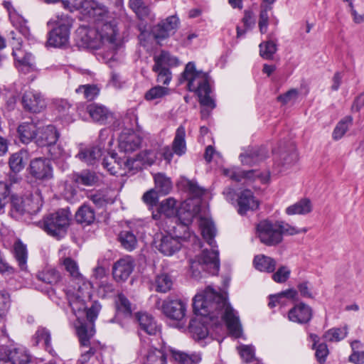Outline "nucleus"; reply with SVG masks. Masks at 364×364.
Listing matches in <instances>:
<instances>
[{"label":"nucleus","mask_w":364,"mask_h":364,"mask_svg":"<svg viewBox=\"0 0 364 364\" xmlns=\"http://www.w3.org/2000/svg\"><path fill=\"white\" fill-rule=\"evenodd\" d=\"M115 306L117 314H121L125 317L131 316L133 311L132 304L123 294H118L115 299Z\"/></svg>","instance_id":"obj_44"},{"label":"nucleus","mask_w":364,"mask_h":364,"mask_svg":"<svg viewBox=\"0 0 364 364\" xmlns=\"http://www.w3.org/2000/svg\"><path fill=\"white\" fill-rule=\"evenodd\" d=\"M33 341L36 346L43 343L44 348L48 351H50L52 349L50 332L45 327L41 326L37 329L33 337Z\"/></svg>","instance_id":"obj_40"},{"label":"nucleus","mask_w":364,"mask_h":364,"mask_svg":"<svg viewBox=\"0 0 364 364\" xmlns=\"http://www.w3.org/2000/svg\"><path fill=\"white\" fill-rule=\"evenodd\" d=\"M76 92L78 94H82L85 99L92 100L98 95L99 89L95 85L87 84L79 86L76 89Z\"/></svg>","instance_id":"obj_54"},{"label":"nucleus","mask_w":364,"mask_h":364,"mask_svg":"<svg viewBox=\"0 0 364 364\" xmlns=\"http://www.w3.org/2000/svg\"><path fill=\"white\" fill-rule=\"evenodd\" d=\"M199 226L201 230L203 237L206 240L211 247H216L214 237L216 235V228L211 219L201 217L200 218Z\"/></svg>","instance_id":"obj_27"},{"label":"nucleus","mask_w":364,"mask_h":364,"mask_svg":"<svg viewBox=\"0 0 364 364\" xmlns=\"http://www.w3.org/2000/svg\"><path fill=\"white\" fill-rule=\"evenodd\" d=\"M288 318L292 322L307 323L312 318V309L309 306L300 303L289 310Z\"/></svg>","instance_id":"obj_20"},{"label":"nucleus","mask_w":364,"mask_h":364,"mask_svg":"<svg viewBox=\"0 0 364 364\" xmlns=\"http://www.w3.org/2000/svg\"><path fill=\"white\" fill-rule=\"evenodd\" d=\"M278 231L280 232L281 236L283 235H294L301 232H306V229H298L297 228L289 225L283 220H277L275 222Z\"/></svg>","instance_id":"obj_50"},{"label":"nucleus","mask_w":364,"mask_h":364,"mask_svg":"<svg viewBox=\"0 0 364 364\" xmlns=\"http://www.w3.org/2000/svg\"><path fill=\"white\" fill-rule=\"evenodd\" d=\"M80 325L76 327V332L79 338V341L81 346L82 354L80 357V362L82 363H87L91 356L95 353V349L90 347V338L95 333L92 322L86 317L84 318L77 319Z\"/></svg>","instance_id":"obj_7"},{"label":"nucleus","mask_w":364,"mask_h":364,"mask_svg":"<svg viewBox=\"0 0 364 364\" xmlns=\"http://www.w3.org/2000/svg\"><path fill=\"white\" fill-rule=\"evenodd\" d=\"M12 54L18 63V69L23 73H28L33 66V58L31 53H25L20 48L13 49Z\"/></svg>","instance_id":"obj_29"},{"label":"nucleus","mask_w":364,"mask_h":364,"mask_svg":"<svg viewBox=\"0 0 364 364\" xmlns=\"http://www.w3.org/2000/svg\"><path fill=\"white\" fill-rule=\"evenodd\" d=\"M178 210L179 208L177 206V201L173 198H168L161 201L158 207L157 213H153V218L156 220L161 215H164L166 218H173L176 219Z\"/></svg>","instance_id":"obj_24"},{"label":"nucleus","mask_w":364,"mask_h":364,"mask_svg":"<svg viewBox=\"0 0 364 364\" xmlns=\"http://www.w3.org/2000/svg\"><path fill=\"white\" fill-rule=\"evenodd\" d=\"M27 156L25 151H20L13 154L10 158L9 164L11 170L14 173H18L25 166L24 158Z\"/></svg>","instance_id":"obj_45"},{"label":"nucleus","mask_w":364,"mask_h":364,"mask_svg":"<svg viewBox=\"0 0 364 364\" xmlns=\"http://www.w3.org/2000/svg\"><path fill=\"white\" fill-rule=\"evenodd\" d=\"M161 311L168 318L181 322L183 326L186 304L181 299H166L161 305Z\"/></svg>","instance_id":"obj_13"},{"label":"nucleus","mask_w":364,"mask_h":364,"mask_svg":"<svg viewBox=\"0 0 364 364\" xmlns=\"http://www.w3.org/2000/svg\"><path fill=\"white\" fill-rule=\"evenodd\" d=\"M74 180L78 184L90 186L95 185L98 182L99 178L95 172L84 170L80 173L75 174Z\"/></svg>","instance_id":"obj_43"},{"label":"nucleus","mask_w":364,"mask_h":364,"mask_svg":"<svg viewBox=\"0 0 364 364\" xmlns=\"http://www.w3.org/2000/svg\"><path fill=\"white\" fill-rule=\"evenodd\" d=\"M179 24L180 20L177 15L169 16L154 25L151 28V33L157 42H160L173 35Z\"/></svg>","instance_id":"obj_11"},{"label":"nucleus","mask_w":364,"mask_h":364,"mask_svg":"<svg viewBox=\"0 0 364 364\" xmlns=\"http://www.w3.org/2000/svg\"><path fill=\"white\" fill-rule=\"evenodd\" d=\"M156 188L163 194H167L171 189L172 185L170 179L164 174L159 173L154 176Z\"/></svg>","instance_id":"obj_51"},{"label":"nucleus","mask_w":364,"mask_h":364,"mask_svg":"<svg viewBox=\"0 0 364 364\" xmlns=\"http://www.w3.org/2000/svg\"><path fill=\"white\" fill-rule=\"evenodd\" d=\"M134 12L140 20L149 19L153 21L155 18L154 14H153L150 7L146 5L145 3L135 9Z\"/></svg>","instance_id":"obj_60"},{"label":"nucleus","mask_w":364,"mask_h":364,"mask_svg":"<svg viewBox=\"0 0 364 364\" xmlns=\"http://www.w3.org/2000/svg\"><path fill=\"white\" fill-rule=\"evenodd\" d=\"M63 265L73 280L76 282L77 288L65 291L69 305L77 319L87 318L95 320L101 309L97 301H91V283L86 281L80 273L77 262L70 257L63 260Z\"/></svg>","instance_id":"obj_3"},{"label":"nucleus","mask_w":364,"mask_h":364,"mask_svg":"<svg viewBox=\"0 0 364 364\" xmlns=\"http://www.w3.org/2000/svg\"><path fill=\"white\" fill-rule=\"evenodd\" d=\"M14 256L18 262V264L21 270H25L27 268V248L26 246L20 240H17L13 247Z\"/></svg>","instance_id":"obj_33"},{"label":"nucleus","mask_w":364,"mask_h":364,"mask_svg":"<svg viewBox=\"0 0 364 364\" xmlns=\"http://www.w3.org/2000/svg\"><path fill=\"white\" fill-rule=\"evenodd\" d=\"M290 273L291 271L287 266H281L272 275V278L277 283H284L289 278Z\"/></svg>","instance_id":"obj_62"},{"label":"nucleus","mask_w":364,"mask_h":364,"mask_svg":"<svg viewBox=\"0 0 364 364\" xmlns=\"http://www.w3.org/2000/svg\"><path fill=\"white\" fill-rule=\"evenodd\" d=\"M169 90L167 87L156 86L150 89L145 95V98L148 100H152L162 97L168 94Z\"/></svg>","instance_id":"obj_61"},{"label":"nucleus","mask_w":364,"mask_h":364,"mask_svg":"<svg viewBox=\"0 0 364 364\" xmlns=\"http://www.w3.org/2000/svg\"><path fill=\"white\" fill-rule=\"evenodd\" d=\"M134 262L130 257L122 258L112 267V274L117 282L126 281L134 269Z\"/></svg>","instance_id":"obj_18"},{"label":"nucleus","mask_w":364,"mask_h":364,"mask_svg":"<svg viewBox=\"0 0 364 364\" xmlns=\"http://www.w3.org/2000/svg\"><path fill=\"white\" fill-rule=\"evenodd\" d=\"M186 240L193 241V242L198 241L200 243L195 234L188 232H184L181 236H173L171 234L162 235L156 247L163 255L171 256L181 249L182 242Z\"/></svg>","instance_id":"obj_8"},{"label":"nucleus","mask_w":364,"mask_h":364,"mask_svg":"<svg viewBox=\"0 0 364 364\" xmlns=\"http://www.w3.org/2000/svg\"><path fill=\"white\" fill-rule=\"evenodd\" d=\"M119 240L122 246L129 251L133 250L136 246V237L131 231H122L119 235Z\"/></svg>","instance_id":"obj_47"},{"label":"nucleus","mask_w":364,"mask_h":364,"mask_svg":"<svg viewBox=\"0 0 364 364\" xmlns=\"http://www.w3.org/2000/svg\"><path fill=\"white\" fill-rule=\"evenodd\" d=\"M151 155L150 151L146 152L144 156ZM155 160V156H153L150 158L147 157V159L145 160L141 154L137 155L136 157L130 158V157H124L123 159V166H124V174H127L128 172L131 171H137L142 168L143 161L146 162L148 165H151L154 164Z\"/></svg>","instance_id":"obj_22"},{"label":"nucleus","mask_w":364,"mask_h":364,"mask_svg":"<svg viewBox=\"0 0 364 364\" xmlns=\"http://www.w3.org/2000/svg\"><path fill=\"white\" fill-rule=\"evenodd\" d=\"M31 356L22 347L12 348L0 355V364H28Z\"/></svg>","instance_id":"obj_15"},{"label":"nucleus","mask_w":364,"mask_h":364,"mask_svg":"<svg viewBox=\"0 0 364 364\" xmlns=\"http://www.w3.org/2000/svg\"><path fill=\"white\" fill-rule=\"evenodd\" d=\"M299 97V91L296 89H291L283 95L277 97V100L283 105L294 102Z\"/></svg>","instance_id":"obj_64"},{"label":"nucleus","mask_w":364,"mask_h":364,"mask_svg":"<svg viewBox=\"0 0 364 364\" xmlns=\"http://www.w3.org/2000/svg\"><path fill=\"white\" fill-rule=\"evenodd\" d=\"M253 264L257 270L272 273L276 269L277 262L274 259L270 257L259 255L255 257Z\"/></svg>","instance_id":"obj_31"},{"label":"nucleus","mask_w":364,"mask_h":364,"mask_svg":"<svg viewBox=\"0 0 364 364\" xmlns=\"http://www.w3.org/2000/svg\"><path fill=\"white\" fill-rule=\"evenodd\" d=\"M10 20L13 26L25 37L29 35V28L26 25V21L15 11L10 13Z\"/></svg>","instance_id":"obj_49"},{"label":"nucleus","mask_w":364,"mask_h":364,"mask_svg":"<svg viewBox=\"0 0 364 364\" xmlns=\"http://www.w3.org/2000/svg\"><path fill=\"white\" fill-rule=\"evenodd\" d=\"M36 277L39 281L51 286L57 284L61 278L60 273L51 268L39 272Z\"/></svg>","instance_id":"obj_41"},{"label":"nucleus","mask_w":364,"mask_h":364,"mask_svg":"<svg viewBox=\"0 0 364 364\" xmlns=\"http://www.w3.org/2000/svg\"><path fill=\"white\" fill-rule=\"evenodd\" d=\"M89 198L98 208H102L108 203H113V200L103 192H97L91 194Z\"/></svg>","instance_id":"obj_57"},{"label":"nucleus","mask_w":364,"mask_h":364,"mask_svg":"<svg viewBox=\"0 0 364 364\" xmlns=\"http://www.w3.org/2000/svg\"><path fill=\"white\" fill-rule=\"evenodd\" d=\"M117 154L112 153L104 158L102 166L112 175H124L123 159L117 158Z\"/></svg>","instance_id":"obj_28"},{"label":"nucleus","mask_w":364,"mask_h":364,"mask_svg":"<svg viewBox=\"0 0 364 364\" xmlns=\"http://www.w3.org/2000/svg\"><path fill=\"white\" fill-rule=\"evenodd\" d=\"M277 50V44L272 41L263 42L259 44V54L264 59H272Z\"/></svg>","instance_id":"obj_52"},{"label":"nucleus","mask_w":364,"mask_h":364,"mask_svg":"<svg viewBox=\"0 0 364 364\" xmlns=\"http://www.w3.org/2000/svg\"><path fill=\"white\" fill-rule=\"evenodd\" d=\"M11 211L16 212L20 215L25 213L26 207L28 206V205H24V198L19 197L17 195H11Z\"/></svg>","instance_id":"obj_59"},{"label":"nucleus","mask_w":364,"mask_h":364,"mask_svg":"<svg viewBox=\"0 0 364 364\" xmlns=\"http://www.w3.org/2000/svg\"><path fill=\"white\" fill-rule=\"evenodd\" d=\"M352 122L353 118L350 116H346L339 121L333 132V138L335 140L341 139L352 124Z\"/></svg>","instance_id":"obj_48"},{"label":"nucleus","mask_w":364,"mask_h":364,"mask_svg":"<svg viewBox=\"0 0 364 364\" xmlns=\"http://www.w3.org/2000/svg\"><path fill=\"white\" fill-rule=\"evenodd\" d=\"M276 223L268 220L260 221L257 225V234L262 243L276 246L282 242V237L277 230Z\"/></svg>","instance_id":"obj_10"},{"label":"nucleus","mask_w":364,"mask_h":364,"mask_svg":"<svg viewBox=\"0 0 364 364\" xmlns=\"http://www.w3.org/2000/svg\"><path fill=\"white\" fill-rule=\"evenodd\" d=\"M38 127L33 122L21 123L17 128V133L20 141L23 144H28L36 139Z\"/></svg>","instance_id":"obj_25"},{"label":"nucleus","mask_w":364,"mask_h":364,"mask_svg":"<svg viewBox=\"0 0 364 364\" xmlns=\"http://www.w3.org/2000/svg\"><path fill=\"white\" fill-rule=\"evenodd\" d=\"M104 132V130L100 132L99 143L97 145L81 148L76 157L88 165L95 164V162L102 156L103 150L105 149V144L102 143V137L105 135Z\"/></svg>","instance_id":"obj_14"},{"label":"nucleus","mask_w":364,"mask_h":364,"mask_svg":"<svg viewBox=\"0 0 364 364\" xmlns=\"http://www.w3.org/2000/svg\"><path fill=\"white\" fill-rule=\"evenodd\" d=\"M48 153L53 160H65L69 156L63 147L56 143L48 146Z\"/></svg>","instance_id":"obj_56"},{"label":"nucleus","mask_w":364,"mask_h":364,"mask_svg":"<svg viewBox=\"0 0 364 364\" xmlns=\"http://www.w3.org/2000/svg\"><path fill=\"white\" fill-rule=\"evenodd\" d=\"M21 102L26 111L33 113H39L46 107L41 95L34 91H26L22 97Z\"/></svg>","instance_id":"obj_17"},{"label":"nucleus","mask_w":364,"mask_h":364,"mask_svg":"<svg viewBox=\"0 0 364 364\" xmlns=\"http://www.w3.org/2000/svg\"><path fill=\"white\" fill-rule=\"evenodd\" d=\"M237 213L245 215L248 211H254L259 207V202L254 196L253 193L245 189L239 193L237 199Z\"/></svg>","instance_id":"obj_16"},{"label":"nucleus","mask_w":364,"mask_h":364,"mask_svg":"<svg viewBox=\"0 0 364 364\" xmlns=\"http://www.w3.org/2000/svg\"><path fill=\"white\" fill-rule=\"evenodd\" d=\"M70 219L71 213L69 210L60 209L46 215L40 223L48 235L59 239L65 235Z\"/></svg>","instance_id":"obj_6"},{"label":"nucleus","mask_w":364,"mask_h":364,"mask_svg":"<svg viewBox=\"0 0 364 364\" xmlns=\"http://www.w3.org/2000/svg\"><path fill=\"white\" fill-rule=\"evenodd\" d=\"M179 80L180 83L187 82L188 90L197 93L202 106H207L211 109L215 107V101L210 96V77L207 73L197 70L194 63L189 62L186 64Z\"/></svg>","instance_id":"obj_4"},{"label":"nucleus","mask_w":364,"mask_h":364,"mask_svg":"<svg viewBox=\"0 0 364 364\" xmlns=\"http://www.w3.org/2000/svg\"><path fill=\"white\" fill-rule=\"evenodd\" d=\"M82 13L95 19L102 21L108 14L107 8L95 1L84 2ZM118 29L115 21L98 22L96 28L80 27L76 31L75 41L79 46L88 49L97 50L103 46L115 50L117 47Z\"/></svg>","instance_id":"obj_2"},{"label":"nucleus","mask_w":364,"mask_h":364,"mask_svg":"<svg viewBox=\"0 0 364 364\" xmlns=\"http://www.w3.org/2000/svg\"><path fill=\"white\" fill-rule=\"evenodd\" d=\"M135 318L140 328L149 335H156L159 328L154 318L147 312H137Z\"/></svg>","instance_id":"obj_23"},{"label":"nucleus","mask_w":364,"mask_h":364,"mask_svg":"<svg viewBox=\"0 0 364 364\" xmlns=\"http://www.w3.org/2000/svg\"><path fill=\"white\" fill-rule=\"evenodd\" d=\"M267 156V151L264 149H257L240 155L241 162L250 166L258 163Z\"/></svg>","instance_id":"obj_34"},{"label":"nucleus","mask_w":364,"mask_h":364,"mask_svg":"<svg viewBox=\"0 0 364 364\" xmlns=\"http://www.w3.org/2000/svg\"><path fill=\"white\" fill-rule=\"evenodd\" d=\"M186 131L183 126H180L176 132L175 137L172 143V149L174 154L182 156L186 153Z\"/></svg>","instance_id":"obj_36"},{"label":"nucleus","mask_w":364,"mask_h":364,"mask_svg":"<svg viewBox=\"0 0 364 364\" xmlns=\"http://www.w3.org/2000/svg\"><path fill=\"white\" fill-rule=\"evenodd\" d=\"M171 353L174 360L180 364H197L201 360L200 356L196 353L189 355L177 350H171Z\"/></svg>","instance_id":"obj_42"},{"label":"nucleus","mask_w":364,"mask_h":364,"mask_svg":"<svg viewBox=\"0 0 364 364\" xmlns=\"http://www.w3.org/2000/svg\"><path fill=\"white\" fill-rule=\"evenodd\" d=\"M10 307V296L6 292L0 291V319L4 318Z\"/></svg>","instance_id":"obj_63"},{"label":"nucleus","mask_w":364,"mask_h":364,"mask_svg":"<svg viewBox=\"0 0 364 364\" xmlns=\"http://www.w3.org/2000/svg\"><path fill=\"white\" fill-rule=\"evenodd\" d=\"M59 138V133L53 125H48L38 130L36 143L38 146H49L55 144Z\"/></svg>","instance_id":"obj_19"},{"label":"nucleus","mask_w":364,"mask_h":364,"mask_svg":"<svg viewBox=\"0 0 364 364\" xmlns=\"http://www.w3.org/2000/svg\"><path fill=\"white\" fill-rule=\"evenodd\" d=\"M85 109L93 121L101 124H107L113 118L112 113L103 105L90 104L86 106Z\"/></svg>","instance_id":"obj_21"},{"label":"nucleus","mask_w":364,"mask_h":364,"mask_svg":"<svg viewBox=\"0 0 364 364\" xmlns=\"http://www.w3.org/2000/svg\"><path fill=\"white\" fill-rule=\"evenodd\" d=\"M11 184L7 182H0V212L3 210L9 200Z\"/></svg>","instance_id":"obj_58"},{"label":"nucleus","mask_w":364,"mask_h":364,"mask_svg":"<svg viewBox=\"0 0 364 364\" xmlns=\"http://www.w3.org/2000/svg\"><path fill=\"white\" fill-rule=\"evenodd\" d=\"M95 219L94 210L86 204L81 205L75 213V220L80 224L90 225L94 222Z\"/></svg>","instance_id":"obj_38"},{"label":"nucleus","mask_w":364,"mask_h":364,"mask_svg":"<svg viewBox=\"0 0 364 364\" xmlns=\"http://www.w3.org/2000/svg\"><path fill=\"white\" fill-rule=\"evenodd\" d=\"M347 336L346 328H333L327 331L323 335L324 338L330 342H338L346 338Z\"/></svg>","instance_id":"obj_53"},{"label":"nucleus","mask_w":364,"mask_h":364,"mask_svg":"<svg viewBox=\"0 0 364 364\" xmlns=\"http://www.w3.org/2000/svg\"><path fill=\"white\" fill-rule=\"evenodd\" d=\"M312 210L311 203L309 199L304 198L296 203L286 208V213L289 215H305L310 213Z\"/></svg>","instance_id":"obj_37"},{"label":"nucleus","mask_w":364,"mask_h":364,"mask_svg":"<svg viewBox=\"0 0 364 364\" xmlns=\"http://www.w3.org/2000/svg\"><path fill=\"white\" fill-rule=\"evenodd\" d=\"M172 280L167 274H161L156 277L154 281L155 289L158 292L166 293L172 287Z\"/></svg>","instance_id":"obj_46"},{"label":"nucleus","mask_w":364,"mask_h":364,"mask_svg":"<svg viewBox=\"0 0 364 364\" xmlns=\"http://www.w3.org/2000/svg\"><path fill=\"white\" fill-rule=\"evenodd\" d=\"M188 205L187 203L182 204L176 218V220L180 221L183 225L182 228L184 229V232H190L188 225L192 223L197 213L196 209L191 210L188 208Z\"/></svg>","instance_id":"obj_30"},{"label":"nucleus","mask_w":364,"mask_h":364,"mask_svg":"<svg viewBox=\"0 0 364 364\" xmlns=\"http://www.w3.org/2000/svg\"><path fill=\"white\" fill-rule=\"evenodd\" d=\"M193 307L194 313L200 316L191 319L189 323V331L194 339L202 340L208 336L209 330L206 323L208 321L216 326L224 321L235 337L240 336L242 328L237 313L223 295L210 287L194 296Z\"/></svg>","instance_id":"obj_1"},{"label":"nucleus","mask_w":364,"mask_h":364,"mask_svg":"<svg viewBox=\"0 0 364 364\" xmlns=\"http://www.w3.org/2000/svg\"><path fill=\"white\" fill-rule=\"evenodd\" d=\"M224 176L229 177L231 180L239 182L242 178L254 179L259 176V173L256 174L255 170L242 171L238 168H225L223 171Z\"/></svg>","instance_id":"obj_35"},{"label":"nucleus","mask_w":364,"mask_h":364,"mask_svg":"<svg viewBox=\"0 0 364 364\" xmlns=\"http://www.w3.org/2000/svg\"><path fill=\"white\" fill-rule=\"evenodd\" d=\"M154 60L155 63L152 70L168 68V67L176 66L178 64L177 58L164 50H162L159 55L154 56Z\"/></svg>","instance_id":"obj_32"},{"label":"nucleus","mask_w":364,"mask_h":364,"mask_svg":"<svg viewBox=\"0 0 364 364\" xmlns=\"http://www.w3.org/2000/svg\"><path fill=\"white\" fill-rule=\"evenodd\" d=\"M29 173L36 179L47 181L53 178V167L50 160L37 157L30 161Z\"/></svg>","instance_id":"obj_12"},{"label":"nucleus","mask_w":364,"mask_h":364,"mask_svg":"<svg viewBox=\"0 0 364 364\" xmlns=\"http://www.w3.org/2000/svg\"><path fill=\"white\" fill-rule=\"evenodd\" d=\"M141 138L135 133L122 134L119 138V148L125 154L131 153L139 149Z\"/></svg>","instance_id":"obj_26"},{"label":"nucleus","mask_w":364,"mask_h":364,"mask_svg":"<svg viewBox=\"0 0 364 364\" xmlns=\"http://www.w3.org/2000/svg\"><path fill=\"white\" fill-rule=\"evenodd\" d=\"M166 357L162 350L155 349L149 352L144 364H166Z\"/></svg>","instance_id":"obj_55"},{"label":"nucleus","mask_w":364,"mask_h":364,"mask_svg":"<svg viewBox=\"0 0 364 364\" xmlns=\"http://www.w3.org/2000/svg\"><path fill=\"white\" fill-rule=\"evenodd\" d=\"M24 205H28L26 207L25 213H33L40 210L43 205L41 196L38 191L35 193H29L24 198Z\"/></svg>","instance_id":"obj_39"},{"label":"nucleus","mask_w":364,"mask_h":364,"mask_svg":"<svg viewBox=\"0 0 364 364\" xmlns=\"http://www.w3.org/2000/svg\"><path fill=\"white\" fill-rule=\"evenodd\" d=\"M73 19L67 14H60L51 18L48 26H53L48 33L47 46L54 48H65L69 43L70 31Z\"/></svg>","instance_id":"obj_5"},{"label":"nucleus","mask_w":364,"mask_h":364,"mask_svg":"<svg viewBox=\"0 0 364 364\" xmlns=\"http://www.w3.org/2000/svg\"><path fill=\"white\" fill-rule=\"evenodd\" d=\"M218 255L219 252L218 250L214 249L211 251L205 250L197 260H191L190 262V268L192 271L193 277L197 278L200 276V269H203V265L210 267L211 274H216L220 268Z\"/></svg>","instance_id":"obj_9"}]
</instances>
